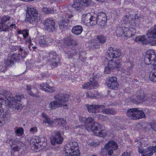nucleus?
Instances as JSON below:
<instances>
[{"mask_svg": "<svg viewBox=\"0 0 156 156\" xmlns=\"http://www.w3.org/2000/svg\"><path fill=\"white\" fill-rule=\"evenodd\" d=\"M85 126L87 130L92 132L95 136L103 137L107 135L105 127L100 123L94 122V119L91 117L86 119Z\"/></svg>", "mask_w": 156, "mask_h": 156, "instance_id": "1", "label": "nucleus"}, {"mask_svg": "<svg viewBox=\"0 0 156 156\" xmlns=\"http://www.w3.org/2000/svg\"><path fill=\"white\" fill-rule=\"evenodd\" d=\"M55 100L51 102L49 104L48 110H53L58 108L63 107L67 108L66 103L69 101V96L66 94L59 93L54 96Z\"/></svg>", "mask_w": 156, "mask_h": 156, "instance_id": "2", "label": "nucleus"}, {"mask_svg": "<svg viewBox=\"0 0 156 156\" xmlns=\"http://www.w3.org/2000/svg\"><path fill=\"white\" fill-rule=\"evenodd\" d=\"M77 45V43L75 40H72L69 37L64 38L61 47L63 49H68L67 51H65V53L68 55L69 58H72L73 56L76 55L77 51L76 49Z\"/></svg>", "mask_w": 156, "mask_h": 156, "instance_id": "3", "label": "nucleus"}, {"mask_svg": "<svg viewBox=\"0 0 156 156\" xmlns=\"http://www.w3.org/2000/svg\"><path fill=\"white\" fill-rule=\"evenodd\" d=\"M144 62L147 65L152 63L154 66H155L156 67L154 69L152 70L149 77L151 81L156 82V54L153 50H149L146 52Z\"/></svg>", "mask_w": 156, "mask_h": 156, "instance_id": "4", "label": "nucleus"}, {"mask_svg": "<svg viewBox=\"0 0 156 156\" xmlns=\"http://www.w3.org/2000/svg\"><path fill=\"white\" fill-rule=\"evenodd\" d=\"M4 94L5 98L8 101L9 105H11L10 107L12 106V108H17L21 105V100L24 98L22 95L18 94L13 97L12 93L9 91H6Z\"/></svg>", "mask_w": 156, "mask_h": 156, "instance_id": "5", "label": "nucleus"}, {"mask_svg": "<svg viewBox=\"0 0 156 156\" xmlns=\"http://www.w3.org/2000/svg\"><path fill=\"white\" fill-rule=\"evenodd\" d=\"M65 156H79L78 144L76 142L67 144L65 147Z\"/></svg>", "mask_w": 156, "mask_h": 156, "instance_id": "6", "label": "nucleus"}, {"mask_svg": "<svg viewBox=\"0 0 156 156\" xmlns=\"http://www.w3.org/2000/svg\"><path fill=\"white\" fill-rule=\"evenodd\" d=\"M73 16L71 11L69 10L64 11L62 15V20L59 22L58 25L59 28L62 30H66L69 27L70 22L69 19Z\"/></svg>", "mask_w": 156, "mask_h": 156, "instance_id": "7", "label": "nucleus"}, {"mask_svg": "<svg viewBox=\"0 0 156 156\" xmlns=\"http://www.w3.org/2000/svg\"><path fill=\"white\" fill-rule=\"evenodd\" d=\"M126 115L127 117L131 119L136 120L145 117L144 112L136 108L128 109L127 111Z\"/></svg>", "mask_w": 156, "mask_h": 156, "instance_id": "8", "label": "nucleus"}, {"mask_svg": "<svg viewBox=\"0 0 156 156\" xmlns=\"http://www.w3.org/2000/svg\"><path fill=\"white\" fill-rule=\"evenodd\" d=\"M121 61V60L120 59L115 60L112 59L110 60L108 62L107 66L105 68L104 73L109 74L113 71L115 69L120 70L122 66Z\"/></svg>", "mask_w": 156, "mask_h": 156, "instance_id": "9", "label": "nucleus"}, {"mask_svg": "<svg viewBox=\"0 0 156 156\" xmlns=\"http://www.w3.org/2000/svg\"><path fill=\"white\" fill-rule=\"evenodd\" d=\"M136 93V98L132 101L134 103L138 104L146 101V102L148 101L150 102L153 99L151 97L145 95L144 91L142 89L138 90L137 91Z\"/></svg>", "mask_w": 156, "mask_h": 156, "instance_id": "10", "label": "nucleus"}, {"mask_svg": "<svg viewBox=\"0 0 156 156\" xmlns=\"http://www.w3.org/2000/svg\"><path fill=\"white\" fill-rule=\"evenodd\" d=\"M124 29L123 27H116V33L118 37H130L134 36L133 34H132L131 31V29L135 30V29L132 28L124 27ZM128 38H126L127 39Z\"/></svg>", "mask_w": 156, "mask_h": 156, "instance_id": "11", "label": "nucleus"}, {"mask_svg": "<svg viewBox=\"0 0 156 156\" xmlns=\"http://www.w3.org/2000/svg\"><path fill=\"white\" fill-rule=\"evenodd\" d=\"M35 42L36 44L44 47L51 45L52 39L50 37L46 36L39 35L36 37Z\"/></svg>", "mask_w": 156, "mask_h": 156, "instance_id": "12", "label": "nucleus"}, {"mask_svg": "<svg viewBox=\"0 0 156 156\" xmlns=\"http://www.w3.org/2000/svg\"><path fill=\"white\" fill-rule=\"evenodd\" d=\"M63 140V138L61 135V132L59 131H55L52 133L51 141L52 145H55L56 144H61Z\"/></svg>", "mask_w": 156, "mask_h": 156, "instance_id": "13", "label": "nucleus"}, {"mask_svg": "<svg viewBox=\"0 0 156 156\" xmlns=\"http://www.w3.org/2000/svg\"><path fill=\"white\" fill-rule=\"evenodd\" d=\"M18 48V50L19 51V53L18 54H14L11 57L12 58L13 61L18 62L20 60L23 59L27 56L28 53L27 49L26 48Z\"/></svg>", "mask_w": 156, "mask_h": 156, "instance_id": "14", "label": "nucleus"}, {"mask_svg": "<svg viewBox=\"0 0 156 156\" xmlns=\"http://www.w3.org/2000/svg\"><path fill=\"white\" fill-rule=\"evenodd\" d=\"M48 60L52 63L54 66H56L60 64V58L57 53L52 51L48 54L47 56Z\"/></svg>", "mask_w": 156, "mask_h": 156, "instance_id": "15", "label": "nucleus"}, {"mask_svg": "<svg viewBox=\"0 0 156 156\" xmlns=\"http://www.w3.org/2000/svg\"><path fill=\"white\" fill-rule=\"evenodd\" d=\"M95 76H92L89 78L90 82L85 83L82 85V88L87 90L93 89L98 86V83L95 80Z\"/></svg>", "mask_w": 156, "mask_h": 156, "instance_id": "16", "label": "nucleus"}, {"mask_svg": "<svg viewBox=\"0 0 156 156\" xmlns=\"http://www.w3.org/2000/svg\"><path fill=\"white\" fill-rule=\"evenodd\" d=\"M97 16L98 22V24L101 26V28H104L106 26L107 16L106 13L103 12H98Z\"/></svg>", "mask_w": 156, "mask_h": 156, "instance_id": "17", "label": "nucleus"}, {"mask_svg": "<svg viewBox=\"0 0 156 156\" xmlns=\"http://www.w3.org/2000/svg\"><path fill=\"white\" fill-rule=\"evenodd\" d=\"M107 54L110 58H117L121 56V52L119 49L110 47L108 48Z\"/></svg>", "mask_w": 156, "mask_h": 156, "instance_id": "18", "label": "nucleus"}, {"mask_svg": "<svg viewBox=\"0 0 156 156\" xmlns=\"http://www.w3.org/2000/svg\"><path fill=\"white\" fill-rule=\"evenodd\" d=\"M85 106L87 108L88 112L90 113H96L99 112L101 110V109L105 108L104 105H89L87 104Z\"/></svg>", "mask_w": 156, "mask_h": 156, "instance_id": "19", "label": "nucleus"}, {"mask_svg": "<svg viewBox=\"0 0 156 156\" xmlns=\"http://www.w3.org/2000/svg\"><path fill=\"white\" fill-rule=\"evenodd\" d=\"M44 28L46 30L52 32L55 30V23L50 18H48L43 22Z\"/></svg>", "mask_w": 156, "mask_h": 156, "instance_id": "20", "label": "nucleus"}, {"mask_svg": "<svg viewBox=\"0 0 156 156\" xmlns=\"http://www.w3.org/2000/svg\"><path fill=\"white\" fill-rule=\"evenodd\" d=\"M140 146H138V152L141 154H145L146 152H147V151H148V149H149V151H154V153H155V155L156 156V146H150L147 148L144 149L141 146L142 143L141 142H139Z\"/></svg>", "mask_w": 156, "mask_h": 156, "instance_id": "21", "label": "nucleus"}, {"mask_svg": "<svg viewBox=\"0 0 156 156\" xmlns=\"http://www.w3.org/2000/svg\"><path fill=\"white\" fill-rule=\"evenodd\" d=\"M29 30L28 29L20 30L17 31L18 34L23 35V39L26 42L30 43L31 41L30 36L29 34Z\"/></svg>", "mask_w": 156, "mask_h": 156, "instance_id": "22", "label": "nucleus"}, {"mask_svg": "<svg viewBox=\"0 0 156 156\" xmlns=\"http://www.w3.org/2000/svg\"><path fill=\"white\" fill-rule=\"evenodd\" d=\"M40 88L42 90L48 92L52 93L55 91V88L50 87L46 83L40 84Z\"/></svg>", "mask_w": 156, "mask_h": 156, "instance_id": "23", "label": "nucleus"}, {"mask_svg": "<svg viewBox=\"0 0 156 156\" xmlns=\"http://www.w3.org/2000/svg\"><path fill=\"white\" fill-rule=\"evenodd\" d=\"M40 20V17L38 16H26L25 20L32 24H36Z\"/></svg>", "mask_w": 156, "mask_h": 156, "instance_id": "24", "label": "nucleus"}, {"mask_svg": "<svg viewBox=\"0 0 156 156\" xmlns=\"http://www.w3.org/2000/svg\"><path fill=\"white\" fill-rule=\"evenodd\" d=\"M118 145L113 140H110L105 146V149H109L110 148L113 150H116L118 148Z\"/></svg>", "mask_w": 156, "mask_h": 156, "instance_id": "25", "label": "nucleus"}, {"mask_svg": "<svg viewBox=\"0 0 156 156\" xmlns=\"http://www.w3.org/2000/svg\"><path fill=\"white\" fill-rule=\"evenodd\" d=\"M146 36L149 39L156 38V28H151L147 32Z\"/></svg>", "mask_w": 156, "mask_h": 156, "instance_id": "26", "label": "nucleus"}, {"mask_svg": "<svg viewBox=\"0 0 156 156\" xmlns=\"http://www.w3.org/2000/svg\"><path fill=\"white\" fill-rule=\"evenodd\" d=\"M134 41L136 42L142 44H148L145 35H140L137 36L135 38Z\"/></svg>", "mask_w": 156, "mask_h": 156, "instance_id": "27", "label": "nucleus"}, {"mask_svg": "<svg viewBox=\"0 0 156 156\" xmlns=\"http://www.w3.org/2000/svg\"><path fill=\"white\" fill-rule=\"evenodd\" d=\"M0 117L3 121H6L9 120L11 116V114L9 111L4 110Z\"/></svg>", "mask_w": 156, "mask_h": 156, "instance_id": "28", "label": "nucleus"}, {"mask_svg": "<svg viewBox=\"0 0 156 156\" xmlns=\"http://www.w3.org/2000/svg\"><path fill=\"white\" fill-rule=\"evenodd\" d=\"M83 30L82 26L80 25H76L73 27L72 32L76 35H79L82 33Z\"/></svg>", "mask_w": 156, "mask_h": 156, "instance_id": "29", "label": "nucleus"}, {"mask_svg": "<svg viewBox=\"0 0 156 156\" xmlns=\"http://www.w3.org/2000/svg\"><path fill=\"white\" fill-rule=\"evenodd\" d=\"M43 117V120L44 123H47L48 126H50L52 124V120L45 113H42L41 115Z\"/></svg>", "mask_w": 156, "mask_h": 156, "instance_id": "30", "label": "nucleus"}, {"mask_svg": "<svg viewBox=\"0 0 156 156\" xmlns=\"http://www.w3.org/2000/svg\"><path fill=\"white\" fill-rule=\"evenodd\" d=\"M82 7V5L81 4L80 0H74L73 4L72 5V8L75 9L76 10H80Z\"/></svg>", "mask_w": 156, "mask_h": 156, "instance_id": "31", "label": "nucleus"}, {"mask_svg": "<svg viewBox=\"0 0 156 156\" xmlns=\"http://www.w3.org/2000/svg\"><path fill=\"white\" fill-rule=\"evenodd\" d=\"M39 141V140H37L36 139L32 138L31 139L30 141V144L31 148L33 150L37 149L38 148V146L35 144H38Z\"/></svg>", "mask_w": 156, "mask_h": 156, "instance_id": "32", "label": "nucleus"}, {"mask_svg": "<svg viewBox=\"0 0 156 156\" xmlns=\"http://www.w3.org/2000/svg\"><path fill=\"white\" fill-rule=\"evenodd\" d=\"M101 112L103 114H111L112 115H115L116 113V111L113 108H107L105 109H101Z\"/></svg>", "mask_w": 156, "mask_h": 156, "instance_id": "33", "label": "nucleus"}, {"mask_svg": "<svg viewBox=\"0 0 156 156\" xmlns=\"http://www.w3.org/2000/svg\"><path fill=\"white\" fill-rule=\"evenodd\" d=\"M86 94L87 97L90 98H96L99 95V93L97 90L88 91L87 93Z\"/></svg>", "mask_w": 156, "mask_h": 156, "instance_id": "34", "label": "nucleus"}, {"mask_svg": "<svg viewBox=\"0 0 156 156\" xmlns=\"http://www.w3.org/2000/svg\"><path fill=\"white\" fill-rule=\"evenodd\" d=\"M28 16H37L38 15V12L34 8H30L27 11Z\"/></svg>", "mask_w": 156, "mask_h": 156, "instance_id": "35", "label": "nucleus"}, {"mask_svg": "<svg viewBox=\"0 0 156 156\" xmlns=\"http://www.w3.org/2000/svg\"><path fill=\"white\" fill-rule=\"evenodd\" d=\"M91 17V15L90 13H88L86 15L83 14L82 16V20L88 26Z\"/></svg>", "mask_w": 156, "mask_h": 156, "instance_id": "36", "label": "nucleus"}, {"mask_svg": "<svg viewBox=\"0 0 156 156\" xmlns=\"http://www.w3.org/2000/svg\"><path fill=\"white\" fill-rule=\"evenodd\" d=\"M89 23L88 25V26L95 25L97 24L98 23L97 17H96L93 16H91Z\"/></svg>", "mask_w": 156, "mask_h": 156, "instance_id": "37", "label": "nucleus"}, {"mask_svg": "<svg viewBox=\"0 0 156 156\" xmlns=\"http://www.w3.org/2000/svg\"><path fill=\"white\" fill-rule=\"evenodd\" d=\"M118 83L117 82H114L113 83L111 82V83H107L108 87L110 89H117L118 88Z\"/></svg>", "mask_w": 156, "mask_h": 156, "instance_id": "38", "label": "nucleus"}, {"mask_svg": "<svg viewBox=\"0 0 156 156\" xmlns=\"http://www.w3.org/2000/svg\"><path fill=\"white\" fill-rule=\"evenodd\" d=\"M12 58L11 57L8 58V59L5 62V64L6 66L9 67H11L14 64V61H13Z\"/></svg>", "mask_w": 156, "mask_h": 156, "instance_id": "39", "label": "nucleus"}, {"mask_svg": "<svg viewBox=\"0 0 156 156\" xmlns=\"http://www.w3.org/2000/svg\"><path fill=\"white\" fill-rule=\"evenodd\" d=\"M16 134V136L18 137H20L24 133V130L22 127H19L15 131Z\"/></svg>", "mask_w": 156, "mask_h": 156, "instance_id": "40", "label": "nucleus"}, {"mask_svg": "<svg viewBox=\"0 0 156 156\" xmlns=\"http://www.w3.org/2000/svg\"><path fill=\"white\" fill-rule=\"evenodd\" d=\"M97 37L98 41L102 44L104 43L106 40V37L103 35H99Z\"/></svg>", "mask_w": 156, "mask_h": 156, "instance_id": "41", "label": "nucleus"}, {"mask_svg": "<svg viewBox=\"0 0 156 156\" xmlns=\"http://www.w3.org/2000/svg\"><path fill=\"white\" fill-rule=\"evenodd\" d=\"M130 16V15L129 13L128 14L124 16L122 18L121 22L122 23L127 24L128 23H129V18Z\"/></svg>", "mask_w": 156, "mask_h": 156, "instance_id": "42", "label": "nucleus"}, {"mask_svg": "<svg viewBox=\"0 0 156 156\" xmlns=\"http://www.w3.org/2000/svg\"><path fill=\"white\" fill-rule=\"evenodd\" d=\"M12 24H10V23H8V24H6V26L8 27V30L9 29H12V28L16 29V25L15 20L12 19Z\"/></svg>", "mask_w": 156, "mask_h": 156, "instance_id": "43", "label": "nucleus"}, {"mask_svg": "<svg viewBox=\"0 0 156 156\" xmlns=\"http://www.w3.org/2000/svg\"><path fill=\"white\" fill-rule=\"evenodd\" d=\"M7 28L6 24L0 22V32H6L8 30Z\"/></svg>", "mask_w": 156, "mask_h": 156, "instance_id": "44", "label": "nucleus"}, {"mask_svg": "<svg viewBox=\"0 0 156 156\" xmlns=\"http://www.w3.org/2000/svg\"><path fill=\"white\" fill-rule=\"evenodd\" d=\"M42 11L46 14L51 13L53 12V11L51 8L43 7L42 9Z\"/></svg>", "mask_w": 156, "mask_h": 156, "instance_id": "45", "label": "nucleus"}, {"mask_svg": "<svg viewBox=\"0 0 156 156\" xmlns=\"http://www.w3.org/2000/svg\"><path fill=\"white\" fill-rule=\"evenodd\" d=\"M58 126H66V120L64 119L58 118Z\"/></svg>", "mask_w": 156, "mask_h": 156, "instance_id": "46", "label": "nucleus"}, {"mask_svg": "<svg viewBox=\"0 0 156 156\" xmlns=\"http://www.w3.org/2000/svg\"><path fill=\"white\" fill-rule=\"evenodd\" d=\"M128 65L129 66V65H131V68H129V69H127V70H126V69H121V71L122 73H123L127 75H130V71L131 70V68H132L131 67V65L129 63L128 64Z\"/></svg>", "mask_w": 156, "mask_h": 156, "instance_id": "47", "label": "nucleus"}, {"mask_svg": "<svg viewBox=\"0 0 156 156\" xmlns=\"http://www.w3.org/2000/svg\"><path fill=\"white\" fill-rule=\"evenodd\" d=\"M151 129L156 132V120H152L151 122Z\"/></svg>", "mask_w": 156, "mask_h": 156, "instance_id": "48", "label": "nucleus"}, {"mask_svg": "<svg viewBox=\"0 0 156 156\" xmlns=\"http://www.w3.org/2000/svg\"><path fill=\"white\" fill-rule=\"evenodd\" d=\"M81 1L83 2V5L86 6L90 5L91 3L90 0H81Z\"/></svg>", "mask_w": 156, "mask_h": 156, "instance_id": "49", "label": "nucleus"}, {"mask_svg": "<svg viewBox=\"0 0 156 156\" xmlns=\"http://www.w3.org/2000/svg\"><path fill=\"white\" fill-rule=\"evenodd\" d=\"M108 78L109 79L108 80V82H107V83H111V82L113 83L114 82H117V78L115 76H111L109 77Z\"/></svg>", "mask_w": 156, "mask_h": 156, "instance_id": "50", "label": "nucleus"}, {"mask_svg": "<svg viewBox=\"0 0 156 156\" xmlns=\"http://www.w3.org/2000/svg\"><path fill=\"white\" fill-rule=\"evenodd\" d=\"M85 128V126L83 125H77L74 127V129H79V131L81 132H82V130L84 129Z\"/></svg>", "mask_w": 156, "mask_h": 156, "instance_id": "51", "label": "nucleus"}, {"mask_svg": "<svg viewBox=\"0 0 156 156\" xmlns=\"http://www.w3.org/2000/svg\"><path fill=\"white\" fill-rule=\"evenodd\" d=\"M99 143L97 142L96 141H92L91 142H89V145L90 146L95 147L99 144Z\"/></svg>", "mask_w": 156, "mask_h": 156, "instance_id": "52", "label": "nucleus"}, {"mask_svg": "<svg viewBox=\"0 0 156 156\" xmlns=\"http://www.w3.org/2000/svg\"><path fill=\"white\" fill-rule=\"evenodd\" d=\"M107 150L106 153L107 154H108L109 155L111 156L113 153V151L115 150H112V149L109 148V149H105Z\"/></svg>", "mask_w": 156, "mask_h": 156, "instance_id": "53", "label": "nucleus"}, {"mask_svg": "<svg viewBox=\"0 0 156 156\" xmlns=\"http://www.w3.org/2000/svg\"><path fill=\"white\" fill-rule=\"evenodd\" d=\"M16 137V138L12 142V144L14 145H16L17 144L20 142V137Z\"/></svg>", "mask_w": 156, "mask_h": 156, "instance_id": "54", "label": "nucleus"}, {"mask_svg": "<svg viewBox=\"0 0 156 156\" xmlns=\"http://www.w3.org/2000/svg\"><path fill=\"white\" fill-rule=\"evenodd\" d=\"M96 117L97 118L99 119H101L102 120H104L105 119V116H104L103 115L101 114H98L97 115H96Z\"/></svg>", "mask_w": 156, "mask_h": 156, "instance_id": "55", "label": "nucleus"}, {"mask_svg": "<svg viewBox=\"0 0 156 156\" xmlns=\"http://www.w3.org/2000/svg\"><path fill=\"white\" fill-rule=\"evenodd\" d=\"M6 68L5 65H0V72L5 73L6 70Z\"/></svg>", "mask_w": 156, "mask_h": 156, "instance_id": "56", "label": "nucleus"}, {"mask_svg": "<svg viewBox=\"0 0 156 156\" xmlns=\"http://www.w3.org/2000/svg\"><path fill=\"white\" fill-rule=\"evenodd\" d=\"M99 42H96L94 43L93 44V48L94 49L99 48L100 46Z\"/></svg>", "mask_w": 156, "mask_h": 156, "instance_id": "57", "label": "nucleus"}, {"mask_svg": "<svg viewBox=\"0 0 156 156\" xmlns=\"http://www.w3.org/2000/svg\"><path fill=\"white\" fill-rule=\"evenodd\" d=\"M53 126L55 125V126H58V119L56 118L52 120Z\"/></svg>", "mask_w": 156, "mask_h": 156, "instance_id": "58", "label": "nucleus"}, {"mask_svg": "<svg viewBox=\"0 0 156 156\" xmlns=\"http://www.w3.org/2000/svg\"><path fill=\"white\" fill-rule=\"evenodd\" d=\"M30 132L32 133H36L37 131V128L36 127L31 128L30 129Z\"/></svg>", "mask_w": 156, "mask_h": 156, "instance_id": "59", "label": "nucleus"}, {"mask_svg": "<svg viewBox=\"0 0 156 156\" xmlns=\"http://www.w3.org/2000/svg\"><path fill=\"white\" fill-rule=\"evenodd\" d=\"M28 93H29V94L31 96H33V97H37V94H34L33 92H32L31 91H29V92H28Z\"/></svg>", "mask_w": 156, "mask_h": 156, "instance_id": "60", "label": "nucleus"}, {"mask_svg": "<svg viewBox=\"0 0 156 156\" xmlns=\"http://www.w3.org/2000/svg\"><path fill=\"white\" fill-rule=\"evenodd\" d=\"M27 90L28 93L31 91V86L30 85H27Z\"/></svg>", "mask_w": 156, "mask_h": 156, "instance_id": "61", "label": "nucleus"}, {"mask_svg": "<svg viewBox=\"0 0 156 156\" xmlns=\"http://www.w3.org/2000/svg\"><path fill=\"white\" fill-rule=\"evenodd\" d=\"M121 156H130L128 152H123Z\"/></svg>", "mask_w": 156, "mask_h": 156, "instance_id": "62", "label": "nucleus"}, {"mask_svg": "<svg viewBox=\"0 0 156 156\" xmlns=\"http://www.w3.org/2000/svg\"><path fill=\"white\" fill-rule=\"evenodd\" d=\"M19 149V147L16 146V147H13V150L15 151H18Z\"/></svg>", "mask_w": 156, "mask_h": 156, "instance_id": "63", "label": "nucleus"}, {"mask_svg": "<svg viewBox=\"0 0 156 156\" xmlns=\"http://www.w3.org/2000/svg\"><path fill=\"white\" fill-rule=\"evenodd\" d=\"M17 39L18 41H22V39L19 36H17Z\"/></svg>", "mask_w": 156, "mask_h": 156, "instance_id": "64", "label": "nucleus"}]
</instances>
